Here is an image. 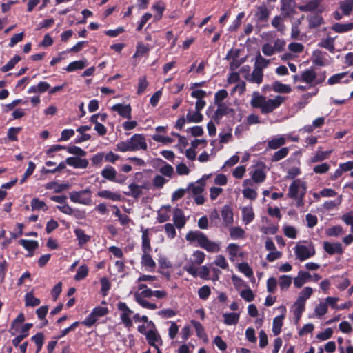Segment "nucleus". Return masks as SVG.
<instances>
[{"instance_id":"f257e3e1","label":"nucleus","mask_w":353,"mask_h":353,"mask_svg":"<svg viewBox=\"0 0 353 353\" xmlns=\"http://www.w3.org/2000/svg\"><path fill=\"white\" fill-rule=\"evenodd\" d=\"M285 101V97L278 95L274 99H266V97L257 92H254L250 101L253 108H260L263 114L272 112L278 108Z\"/></svg>"},{"instance_id":"f03ea898","label":"nucleus","mask_w":353,"mask_h":353,"mask_svg":"<svg viewBox=\"0 0 353 353\" xmlns=\"http://www.w3.org/2000/svg\"><path fill=\"white\" fill-rule=\"evenodd\" d=\"M185 239L189 242L196 241L199 245L208 252H215L219 250L218 245L210 241L208 237L201 231H190L186 234Z\"/></svg>"},{"instance_id":"7ed1b4c3","label":"nucleus","mask_w":353,"mask_h":353,"mask_svg":"<svg viewBox=\"0 0 353 353\" xmlns=\"http://www.w3.org/2000/svg\"><path fill=\"white\" fill-rule=\"evenodd\" d=\"M81 157H70L65 161L59 162L57 166L54 170H46V174L49 173L61 172L65 168L66 165L73 167L76 169H85L89 165V161L86 159H81Z\"/></svg>"},{"instance_id":"20e7f679","label":"nucleus","mask_w":353,"mask_h":353,"mask_svg":"<svg viewBox=\"0 0 353 353\" xmlns=\"http://www.w3.org/2000/svg\"><path fill=\"white\" fill-rule=\"evenodd\" d=\"M294 253L299 261H303L315 254V248L312 243L308 247L304 245H296L294 248Z\"/></svg>"},{"instance_id":"39448f33","label":"nucleus","mask_w":353,"mask_h":353,"mask_svg":"<svg viewBox=\"0 0 353 353\" xmlns=\"http://www.w3.org/2000/svg\"><path fill=\"white\" fill-rule=\"evenodd\" d=\"M90 190L85 189L80 191L70 192L69 197L71 201L74 203L88 205L90 201Z\"/></svg>"},{"instance_id":"423d86ee","label":"nucleus","mask_w":353,"mask_h":353,"mask_svg":"<svg viewBox=\"0 0 353 353\" xmlns=\"http://www.w3.org/2000/svg\"><path fill=\"white\" fill-rule=\"evenodd\" d=\"M117 308L119 311L123 312L120 316L123 323L126 327H131L133 323L130 316L133 313L132 310H131L124 302H119L117 304Z\"/></svg>"},{"instance_id":"0eeeda50","label":"nucleus","mask_w":353,"mask_h":353,"mask_svg":"<svg viewBox=\"0 0 353 353\" xmlns=\"http://www.w3.org/2000/svg\"><path fill=\"white\" fill-rule=\"evenodd\" d=\"M294 0L281 1V14L283 18L292 17L296 13Z\"/></svg>"},{"instance_id":"6e6552de","label":"nucleus","mask_w":353,"mask_h":353,"mask_svg":"<svg viewBox=\"0 0 353 353\" xmlns=\"http://www.w3.org/2000/svg\"><path fill=\"white\" fill-rule=\"evenodd\" d=\"M129 140L131 146L136 148V151L139 150H146L148 145L143 134H134Z\"/></svg>"},{"instance_id":"1a4fd4ad","label":"nucleus","mask_w":353,"mask_h":353,"mask_svg":"<svg viewBox=\"0 0 353 353\" xmlns=\"http://www.w3.org/2000/svg\"><path fill=\"white\" fill-rule=\"evenodd\" d=\"M145 338L148 343L154 348H157V347H159L163 344L161 337L156 329L149 330L147 332V336Z\"/></svg>"},{"instance_id":"9d476101","label":"nucleus","mask_w":353,"mask_h":353,"mask_svg":"<svg viewBox=\"0 0 353 353\" xmlns=\"http://www.w3.org/2000/svg\"><path fill=\"white\" fill-rule=\"evenodd\" d=\"M174 224L178 229H182L186 224L187 218L185 217L182 209L175 208L173 210V218Z\"/></svg>"},{"instance_id":"9b49d317","label":"nucleus","mask_w":353,"mask_h":353,"mask_svg":"<svg viewBox=\"0 0 353 353\" xmlns=\"http://www.w3.org/2000/svg\"><path fill=\"white\" fill-rule=\"evenodd\" d=\"M270 11L265 4L257 6L254 14L257 21L260 23L267 22L270 17Z\"/></svg>"},{"instance_id":"f8f14e48","label":"nucleus","mask_w":353,"mask_h":353,"mask_svg":"<svg viewBox=\"0 0 353 353\" xmlns=\"http://www.w3.org/2000/svg\"><path fill=\"white\" fill-rule=\"evenodd\" d=\"M245 79L250 83L261 84L263 80V70L254 67V70L251 74L245 75Z\"/></svg>"},{"instance_id":"ddd939ff","label":"nucleus","mask_w":353,"mask_h":353,"mask_svg":"<svg viewBox=\"0 0 353 353\" xmlns=\"http://www.w3.org/2000/svg\"><path fill=\"white\" fill-rule=\"evenodd\" d=\"M323 249L330 255H333L334 254H341L343 253L342 245L339 242L330 243L325 241L323 243Z\"/></svg>"},{"instance_id":"4468645a","label":"nucleus","mask_w":353,"mask_h":353,"mask_svg":"<svg viewBox=\"0 0 353 353\" xmlns=\"http://www.w3.org/2000/svg\"><path fill=\"white\" fill-rule=\"evenodd\" d=\"M113 111L117 112V113L125 119L131 118L132 108L130 105H124L122 103H117L112 107Z\"/></svg>"},{"instance_id":"2eb2a0df","label":"nucleus","mask_w":353,"mask_h":353,"mask_svg":"<svg viewBox=\"0 0 353 353\" xmlns=\"http://www.w3.org/2000/svg\"><path fill=\"white\" fill-rule=\"evenodd\" d=\"M332 279L333 284L341 291L345 290L350 285V279L344 275L332 276Z\"/></svg>"},{"instance_id":"dca6fc26","label":"nucleus","mask_w":353,"mask_h":353,"mask_svg":"<svg viewBox=\"0 0 353 353\" xmlns=\"http://www.w3.org/2000/svg\"><path fill=\"white\" fill-rule=\"evenodd\" d=\"M101 176L110 181L117 182L119 183H122V181L117 180L116 179L117 171L114 168L107 165L105 168L101 171Z\"/></svg>"},{"instance_id":"f3484780","label":"nucleus","mask_w":353,"mask_h":353,"mask_svg":"<svg viewBox=\"0 0 353 353\" xmlns=\"http://www.w3.org/2000/svg\"><path fill=\"white\" fill-rule=\"evenodd\" d=\"M301 183L300 179H295L290 185L288 196L290 199H296L299 196L300 188L301 189Z\"/></svg>"},{"instance_id":"a211bd4d","label":"nucleus","mask_w":353,"mask_h":353,"mask_svg":"<svg viewBox=\"0 0 353 353\" xmlns=\"http://www.w3.org/2000/svg\"><path fill=\"white\" fill-rule=\"evenodd\" d=\"M97 196L101 198L110 199L114 201H120L122 199V196L119 193L113 192L107 190L99 191L97 192Z\"/></svg>"},{"instance_id":"6ab92c4d","label":"nucleus","mask_w":353,"mask_h":353,"mask_svg":"<svg viewBox=\"0 0 353 353\" xmlns=\"http://www.w3.org/2000/svg\"><path fill=\"white\" fill-rule=\"evenodd\" d=\"M312 275L307 272L299 271L298 276L294 279V285L296 288L302 287Z\"/></svg>"},{"instance_id":"aec40b11","label":"nucleus","mask_w":353,"mask_h":353,"mask_svg":"<svg viewBox=\"0 0 353 353\" xmlns=\"http://www.w3.org/2000/svg\"><path fill=\"white\" fill-rule=\"evenodd\" d=\"M332 30L337 33H344L353 30V22L347 23H335L332 26Z\"/></svg>"},{"instance_id":"412c9836","label":"nucleus","mask_w":353,"mask_h":353,"mask_svg":"<svg viewBox=\"0 0 353 353\" xmlns=\"http://www.w3.org/2000/svg\"><path fill=\"white\" fill-rule=\"evenodd\" d=\"M307 19L308 21V26L310 28H318L324 23L323 17L319 14L307 16Z\"/></svg>"},{"instance_id":"4be33fe9","label":"nucleus","mask_w":353,"mask_h":353,"mask_svg":"<svg viewBox=\"0 0 353 353\" xmlns=\"http://www.w3.org/2000/svg\"><path fill=\"white\" fill-rule=\"evenodd\" d=\"M141 239H142L141 248H142L143 253L150 252L152 250V248L150 245V239L149 237V233H148V229L143 230Z\"/></svg>"},{"instance_id":"5701e85b","label":"nucleus","mask_w":353,"mask_h":353,"mask_svg":"<svg viewBox=\"0 0 353 353\" xmlns=\"http://www.w3.org/2000/svg\"><path fill=\"white\" fill-rule=\"evenodd\" d=\"M323 0H311L306 4L299 6V9L302 12H312L316 10Z\"/></svg>"},{"instance_id":"b1692460","label":"nucleus","mask_w":353,"mask_h":353,"mask_svg":"<svg viewBox=\"0 0 353 353\" xmlns=\"http://www.w3.org/2000/svg\"><path fill=\"white\" fill-rule=\"evenodd\" d=\"M221 216L225 225L233 222V212L229 205H224L221 210Z\"/></svg>"},{"instance_id":"393cba45","label":"nucleus","mask_w":353,"mask_h":353,"mask_svg":"<svg viewBox=\"0 0 353 353\" xmlns=\"http://www.w3.org/2000/svg\"><path fill=\"white\" fill-rule=\"evenodd\" d=\"M74 234L78 240V244L80 247H82L84 244L90 241V236L87 235L82 229H75Z\"/></svg>"},{"instance_id":"a878e982","label":"nucleus","mask_w":353,"mask_h":353,"mask_svg":"<svg viewBox=\"0 0 353 353\" xmlns=\"http://www.w3.org/2000/svg\"><path fill=\"white\" fill-rule=\"evenodd\" d=\"M240 315L238 313L231 312L223 314L224 323L227 325H234L238 323Z\"/></svg>"},{"instance_id":"bb28decb","label":"nucleus","mask_w":353,"mask_h":353,"mask_svg":"<svg viewBox=\"0 0 353 353\" xmlns=\"http://www.w3.org/2000/svg\"><path fill=\"white\" fill-rule=\"evenodd\" d=\"M273 91L278 93L288 94L292 91L290 85L283 84L279 81H274L272 85Z\"/></svg>"},{"instance_id":"cd10ccee","label":"nucleus","mask_w":353,"mask_h":353,"mask_svg":"<svg viewBox=\"0 0 353 353\" xmlns=\"http://www.w3.org/2000/svg\"><path fill=\"white\" fill-rule=\"evenodd\" d=\"M191 323H192V325L194 326V327L195 329V332H196V336L199 338L202 339L204 341H207L208 340V336H207V334H206V333L205 332L204 327L201 325V323L200 322H199V321H195V320H192L191 321Z\"/></svg>"},{"instance_id":"c85d7f7f","label":"nucleus","mask_w":353,"mask_h":353,"mask_svg":"<svg viewBox=\"0 0 353 353\" xmlns=\"http://www.w3.org/2000/svg\"><path fill=\"white\" fill-rule=\"evenodd\" d=\"M285 318L283 314L276 316L273 320L272 332L274 336L279 335L281 332L283 320Z\"/></svg>"},{"instance_id":"c756f323","label":"nucleus","mask_w":353,"mask_h":353,"mask_svg":"<svg viewBox=\"0 0 353 353\" xmlns=\"http://www.w3.org/2000/svg\"><path fill=\"white\" fill-rule=\"evenodd\" d=\"M339 8L343 15L350 16L353 10V0H345L341 1Z\"/></svg>"},{"instance_id":"7c9ffc66","label":"nucleus","mask_w":353,"mask_h":353,"mask_svg":"<svg viewBox=\"0 0 353 353\" xmlns=\"http://www.w3.org/2000/svg\"><path fill=\"white\" fill-rule=\"evenodd\" d=\"M334 38L328 37L322 40L318 43V46L327 49L330 52H334Z\"/></svg>"},{"instance_id":"2f4dec72","label":"nucleus","mask_w":353,"mask_h":353,"mask_svg":"<svg viewBox=\"0 0 353 353\" xmlns=\"http://www.w3.org/2000/svg\"><path fill=\"white\" fill-rule=\"evenodd\" d=\"M19 244L22 245L28 252L35 250L39 246L38 242L34 240L20 239Z\"/></svg>"},{"instance_id":"473e14b6","label":"nucleus","mask_w":353,"mask_h":353,"mask_svg":"<svg viewBox=\"0 0 353 353\" xmlns=\"http://www.w3.org/2000/svg\"><path fill=\"white\" fill-rule=\"evenodd\" d=\"M141 264L145 268L154 270L156 267V263L150 256V252L143 253L141 256Z\"/></svg>"},{"instance_id":"72a5a7b5","label":"nucleus","mask_w":353,"mask_h":353,"mask_svg":"<svg viewBox=\"0 0 353 353\" xmlns=\"http://www.w3.org/2000/svg\"><path fill=\"white\" fill-rule=\"evenodd\" d=\"M243 221L245 224L251 223L254 219V214L252 208L245 207L242 210Z\"/></svg>"},{"instance_id":"f704fd0d","label":"nucleus","mask_w":353,"mask_h":353,"mask_svg":"<svg viewBox=\"0 0 353 353\" xmlns=\"http://www.w3.org/2000/svg\"><path fill=\"white\" fill-rule=\"evenodd\" d=\"M89 268L87 265L83 264L79 267L77 273L74 275L75 281H81L85 279L88 274Z\"/></svg>"},{"instance_id":"c9c22d12","label":"nucleus","mask_w":353,"mask_h":353,"mask_svg":"<svg viewBox=\"0 0 353 353\" xmlns=\"http://www.w3.org/2000/svg\"><path fill=\"white\" fill-rule=\"evenodd\" d=\"M285 143V139L283 137L273 138L268 142V148L276 150Z\"/></svg>"},{"instance_id":"e433bc0d","label":"nucleus","mask_w":353,"mask_h":353,"mask_svg":"<svg viewBox=\"0 0 353 353\" xmlns=\"http://www.w3.org/2000/svg\"><path fill=\"white\" fill-rule=\"evenodd\" d=\"M289 153V148L288 147H284L276 151L271 158V161L272 162H277L288 156Z\"/></svg>"},{"instance_id":"4c0bfd02","label":"nucleus","mask_w":353,"mask_h":353,"mask_svg":"<svg viewBox=\"0 0 353 353\" xmlns=\"http://www.w3.org/2000/svg\"><path fill=\"white\" fill-rule=\"evenodd\" d=\"M331 151H320L318 150L314 156H312L310 162L312 163L322 161L324 159H327L328 156L330 154Z\"/></svg>"},{"instance_id":"58836bf2","label":"nucleus","mask_w":353,"mask_h":353,"mask_svg":"<svg viewBox=\"0 0 353 353\" xmlns=\"http://www.w3.org/2000/svg\"><path fill=\"white\" fill-rule=\"evenodd\" d=\"M278 283L281 290L285 291L292 283V277L288 275H282L279 276Z\"/></svg>"},{"instance_id":"ea45409f","label":"nucleus","mask_w":353,"mask_h":353,"mask_svg":"<svg viewBox=\"0 0 353 353\" xmlns=\"http://www.w3.org/2000/svg\"><path fill=\"white\" fill-rule=\"evenodd\" d=\"M138 296L139 294H134V299L136 302L142 307L149 310H156L158 307L155 303H150L145 299H141Z\"/></svg>"},{"instance_id":"a19ab883","label":"nucleus","mask_w":353,"mask_h":353,"mask_svg":"<svg viewBox=\"0 0 353 353\" xmlns=\"http://www.w3.org/2000/svg\"><path fill=\"white\" fill-rule=\"evenodd\" d=\"M316 78V74L313 70H306L301 74V81L307 83H312Z\"/></svg>"},{"instance_id":"79ce46f5","label":"nucleus","mask_w":353,"mask_h":353,"mask_svg":"<svg viewBox=\"0 0 353 353\" xmlns=\"http://www.w3.org/2000/svg\"><path fill=\"white\" fill-rule=\"evenodd\" d=\"M25 303L27 307H36L40 304V300L34 297L32 292H28L25 295Z\"/></svg>"},{"instance_id":"37998d69","label":"nucleus","mask_w":353,"mask_h":353,"mask_svg":"<svg viewBox=\"0 0 353 353\" xmlns=\"http://www.w3.org/2000/svg\"><path fill=\"white\" fill-rule=\"evenodd\" d=\"M128 188L130 189V192H125V194L128 196H131L135 199H137L142 194V191L141 190V187H139V185L131 183L129 185Z\"/></svg>"},{"instance_id":"c03bdc74","label":"nucleus","mask_w":353,"mask_h":353,"mask_svg":"<svg viewBox=\"0 0 353 353\" xmlns=\"http://www.w3.org/2000/svg\"><path fill=\"white\" fill-rule=\"evenodd\" d=\"M85 67V61L82 60L74 61L69 63L66 68V70L69 72L77 70H82Z\"/></svg>"},{"instance_id":"a18cd8bd","label":"nucleus","mask_w":353,"mask_h":353,"mask_svg":"<svg viewBox=\"0 0 353 353\" xmlns=\"http://www.w3.org/2000/svg\"><path fill=\"white\" fill-rule=\"evenodd\" d=\"M186 118L189 123H200L203 121V116L200 112L196 110L192 114L189 112L186 115Z\"/></svg>"},{"instance_id":"49530a36","label":"nucleus","mask_w":353,"mask_h":353,"mask_svg":"<svg viewBox=\"0 0 353 353\" xmlns=\"http://www.w3.org/2000/svg\"><path fill=\"white\" fill-rule=\"evenodd\" d=\"M65 150H67L69 154L75 155L74 157H85L87 154V152L76 145L66 147Z\"/></svg>"},{"instance_id":"de8ad7c7","label":"nucleus","mask_w":353,"mask_h":353,"mask_svg":"<svg viewBox=\"0 0 353 353\" xmlns=\"http://www.w3.org/2000/svg\"><path fill=\"white\" fill-rule=\"evenodd\" d=\"M312 292L313 290L312 288L305 287L301 290L296 300L305 303L306 300L310 297Z\"/></svg>"},{"instance_id":"09e8293b","label":"nucleus","mask_w":353,"mask_h":353,"mask_svg":"<svg viewBox=\"0 0 353 353\" xmlns=\"http://www.w3.org/2000/svg\"><path fill=\"white\" fill-rule=\"evenodd\" d=\"M150 50V48L148 45H145L141 42H139L137 45L136 52L134 54V57H142L147 54Z\"/></svg>"},{"instance_id":"8fccbe9b","label":"nucleus","mask_w":353,"mask_h":353,"mask_svg":"<svg viewBox=\"0 0 353 353\" xmlns=\"http://www.w3.org/2000/svg\"><path fill=\"white\" fill-rule=\"evenodd\" d=\"M21 60V57L19 55H15L11 59L6 65H4L1 70L3 72H6L12 70L15 65Z\"/></svg>"},{"instance_id":"3c124183","label":"nucleus","mask_w":353,"mask_h":353,"mask_svg":"<svg viewBox=\"0 0 353 353\" xmlns=\"http://www.w3.org/2000/svg\"><path fill=\"white\" fill-rule=\"evenodd\" d=\"M239 270L248 278L253 276L252 269L248 263L242 262L238 265Z\"/></svg>"},{"instance_id":"603ef678","label":"nucleus","mask_w":353,"mask_h":353,"mask_svg":"<svg viewBox=\"0 0 353 353\" xmlns=\"http://www.w3.org/2000/svg\"><path fill=\"white\" fill-rule=\"evenodd\" d=\"M265 177V174L261 169H256L252 174V179L255 183H262Z\"/></svg>"},{"instance_id":"864d4df0","label":"nucleus","mask_w":353,"mask_h":353,"mask_svg":"<svg viewBox=\"0 0 353 353\" xmlns=\"http://www.w3.org/2000/svg\"><path fill=\"white\" fill-rule=\"evenodd\" d=\"M117 150L124 152L127 151H136V148L131 146L129 140L120 141L117 144Z\"/></svg>"},{"instance_id":"5fc2aeb1","label":"nucleus","mask_w":353,"mask_h":353,"mask_svg":"<svg viewBox=\"0 0 353 353\" xmlns=\"http://www.w3.org/2000/svg\"><path fill=\"white\" fill-rule=\"evenodd\" d=\"M270 61L263 58L260 53H259L256 57V61L254 65V67H258V68H261L263 70L267 68Z\"/></svg>"},{"instance_id":"6e6d98bb","label":"nucleus","mask_w":353,"mask_h":353,"mask_svg":"<svg viewBox=\"0 0 353 353\" xmlns=\"http://www.w3.org/2000/svg\"><path fill=\"white\" fill-rule=\"evenodd\" d=\"M21 127H11L8 129L7 136L10 141H18L17 134L21 132Z\"/></svg>"},{"instance_id":"4d7b16f0","label":"nucleus","mask_w":353,"mask_h":353,"mask_svg":"<svg viewBox=\"0 0 353 353\" xmlns=\"http://www.w3.org/2000/svg\"><path fill=\"white\" fill-rule=\"evenodd\" d=\"M348 74V72H343L341 73L335 74L328 79L327 83L330 85H334L341 82L345 77Z\"/></svg>"},{"instance_id":"13d9d810","label":"nucleus","mask_w":353,"mask_h":353,"mask_svg":"<svg viewBox=\"0 0 353 353\" xmlns=\"http://www.w3.org/2000/svg\"><path fill=\"white\" fill-rule=\"evenodd\" d=\"M313 63L316 65L323 66L325 63L323 61V52L320 50H316L313 52Z\"/></svg>"},{"instance_id":"bf43d9fd","label":"nucleus","mask_w":353,"mask_h":353,"mask_svg":"<svg viewBox=\"0 0 353 353\" xmlns=\"http://www.w3.org/2000/svg\"><path fill=\"white\" fill-rule=\"evenodd\" d=\"M211 294L210 288L205 285L202 286L198 290L199 297L202 300H207Z\"/></svg>"},{"instance_id":"052dcab7","label":"nucleus","mask_w":353,"mask_h":353,"mask_svg":"<svg viewBox=\"0 0 353 353\" xmlns=\"http://www.w3.org/2000/svg\"><path fill=\"white\" fill-rule=\"evenodd\" d=\"M244 234L245 231L239 227L232 228L230 231V235L232 239H241L243 236Z\"/></svg>"},{"instance_id":"680f3d73","label":"nucleus","mask_w":353,"mask_h":353,"mask_svg":"<svg viewBox=\"0 0 353 353\" xmlns=\"http://www.w3.org/2000/svg\"><path fill=\"white\" fill-rule=\"evenodd\" d=\"M228 93L226 90L221 89L216 92L214 94V103L219 104L227 98Z\"/></svg>"},{"instance_id":"e2e57ef3","label":"nucleus","mask_w":353,"mask_h":353,"mask_svg":"<svg viewBox=\"0 0 353 353\" xmlns=\"http://www.w3.org/2000/svg\"><path fill=\"white\" fill-rule=\"evenodd\" d=\"M343 233V228L341 225H335L326 230V234L329 236H338Z\"/></svg>"},{"instance_id":"0e129e2a","label":"nucleus","mask_w":353,"mask_h":353,"mask_svg":"<svg viewBox=\"0 0 353 353\" xmlns=\"http://www.w3.org/2000/svg\"><path fill=\"white\" fill-rule=\"evenodd\" d=\"M164 229L168 238L173 239L176 236V232L174 224L166 223L164 225Z\"/></svg>"},{"instance_id":"69168bd1","label":"nucleus","mask_w":353,"mask_h":353,"mask_svg":"<svg viewBox=\"0 0 353 353\" xmlns=\"http://www.w3.org/2000/svg\"><path fill=\"white\" fill-rule=\"evenodd\" d=\"M314 312L316 316H322L327 312V305L326 303L321 302L318 304L314 309Z\"/></svg>"},{"instance_id":"338daca9","label":"nucleus","mask_w":353,"mask_h":353,"mask_svg":"<svg viewBox=\"0 0 353 353\" xmlns=\"http://www.w3.org/2000/svg\"><path fill=\"white\" fill-rule=\"evenodd\" d=\"M100 283L101 285V291L103 296H106L108 294V292L110 290L111 284L108 278L102 277L100 279Z\"/></svg>"},{"instance_id":"774afa93","label":"nucleus","mask_w":353,"mask_h":353,"mask_svg":"<svg viewBox=\"0 0 353 353\" xmlns=\"http://www.w3.org/2000/svg\"><path fill=\"white\" fill-rule=\"evenodd\" d=\"M240 296L248 302H251L254 299V293L250 288L242 290L240 292Z\"/></svg>"}]
</instances>
